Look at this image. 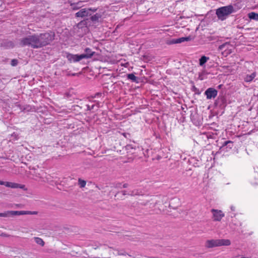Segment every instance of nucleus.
I'll return each mask as SVG.
<instances>
[{
  "instance_id": "0eeeda50",
  "label": "nucleus",
  "mask_w": 258,
  "mask_h": 258,
  "mask_svg": "<svg viewBox=\"0 0 258 258\" xmlns=\"http://www.w3.org/2000/svg\"><path fill=\"white\" fill-rule=\"evenodd\" d=\"M23 215H26V211H8L4 213H0V217H8Z\"/></svg>"
},
{
  "instance_id": "7c9ffc66",
  "label": "nucleus",
  "mask_w": 258,
  "mask_h": 258,
  "mask_svg": "<svg viewBox=\"0 0 258 258\" xmlns=\"http://www.w3.org/2000/svg\"><path fill=\"white\" fill-rule=\"evenodd\" d=\"M126 76L127 78L128 79H129V74H126Z\"/></svg>"
},
{
  "instance_id": "c85d7f7f",
  "label": "nucleus",
  "mask_w": 258,
  "mask_h": 258,
  "mask_svg": "<svg viewBox=\"0 0 258 258\" xmlns=\"http://www.w3.org/2000/svg\"><path fill=\"white\" fill-rule=\"evenodd\" d=\"M228 143H232V142L231 141H227L224 142L223 146H225L228 145Z\"/></svg>"
},
{
  "instance_id": "7ed1b4c3",
  "label": "nucleus",
  "mask_w": 258,
  "mask_h": 258,
  "mask_svg": "<svg viewBox=\"0 0 258 258\" xmlns=\"http://www.w3.org/2000/svg\"><path fill=\"white\" fill-rule=\"evenodd\" d=\"M234 12L233 7L232 5H228L220 7L216 10V14L218 18L223 21L227 17Z\"/></svg>"
},
{
  "instance_id": "39448f33",
  "label": "nucleus",
  "mask_w": 258,
  "mask_h": 258,
  "mask_svg": "<svg viewBox=\"0 0 258 258\" xmlns=\"http://www.w3.org/2000/svg\"><path fill=\"white\" fill-rule=\"evenodd\" d=\"M97 10V8H96L82 9L79 12L76 13L75 16L76 17L81 18L90 16L93 13L96 12Z\"/></svg>"
},
{
  "instance_id": "412c9836",
  "label": "nucleus",
  "mask_w": 258,
  "mask_h": 258,
  "mask_svg": "<svg viewBox=\"0 0 258 258\" xmlns=\"http://www.w3.org/2000/svg\"><path fill=\"white\" fill-rule=\"evenodd\" d=\"M78 183L81 188L84 187L86 184V181L84 180H82L81 178L79 179Z\"/></svg>"
},
{
  "instance_id": "9d476101",
  "label": "nucleus",
  "mask_w": 258,
  "mask_h": 258,
  "mask_svg": "<svg viewBox=\"0 0 258 258\" xmlns=\"http://www.w3.org/2000/svg\"><path fill=\"white\" fill-rule=\"evenodd\" d=\"M94 249H98V253L101 255L104 254L109 249V247L106 245H100L96 247H93Z\"/></svg>"
},
{
  "instance_id": "a211bd4d",
  "label": "nucleus",
  "mask_w": 258,
  "mask_h": 258,
  "mask_svg": "<svg viewBox=\"0 0 258 258\" xmlns=\"http://www.w3.org/2000/svg\"><path fill=\"white\" fill-rule=\"evenodd\" d=\"M209 57L205 55L202 56L199 60V64L201 66H203L208 60Z\"/></svg>"
},
{
  "instance_id": "5701e85b",
  "label": "nucleus",
  "mask_w": 258,
  "mask_h": 258,
  "mask_svg": "<svg viewBox=\"0 0 258 258\" xmlns=\"http://www.w3.org/2000/svg\"><path fill=\"white\" fill-rule=\"evenodd\" d=\"M139 78L136 77L133 74H130V80L136 83H138Z\"/></svg>"
},
{
  "instance_id": "f3484780",
  "label": "nucleus",
  "mask_w": 258,
  "mask_h": 258,
  "mask_svg": "<svg viewBox=\"0 0 258 258\" xmlns=\"http://www.w3.org/2000/svg\"><path fill=\"white\" fill-rule=\"evenodd\" d=\"M127 195V194L126 193V191L123 190L117 192L115 195V197H116L117 199L120 198L121 199H123V197Z\"/></svg>"
},
{
  "instance_id": "f257e3e1",
  "label": "nucleus",
  "mask_w": 258,
  "mask_h": 258,
  "mask_svg": "<svg viewBox=\"0 0 258 258\" xmlns=\"http://www.w3.org/2000/svg\"><path fill=\"white\" fill-rule=\"evenodd\" d=\"M38 42L37 34H33L21 39L19 45L21 47L29 46L34 49H37L39 48Z\"/></svg>"
},
{
  "instance_id": "6ab92c4d",
  "label": "nucleus",
  "mask_w": 258,
  "mask_h": 258,
  "mask_svg": "<svg viewBox=\"0 0 258 258\" xmlns=\"http://www.w3.org/2000/svg\"><path fill=\"white\" fill-rule=\"evenodd\" d=\"M248 18L250 19L258 21V14L254 12H251L248 14Z\"/></svg>"
},
{
  "instance_id": "423d86ee",
  "label": "nucleus",
  "mask_w": 258,
  "mask_h": 258,
  "mask_svg": "<svg viewBox=\"0 0 258 258\" xmlns=\"http://www.w3.org/2000/svg\"><path fill=\"white\" fill-rule=\"evenodd\" d=\"M211 212L212 214V219L213 221L220 222L225 216L224 212L220 210L212 209Z\"/></svg>"
},
{
  "instance_id": "cd10ccee",
  "label": "nucleus",
  "mask_w": 258,
  "mask_h": 258,
  "mask_svg": "<svg viewBox=\"0 0 258 258\" xmlns=\"http://www.w3.org/2000/svg\"><path fill=\"white\" fill-rule=\"evenodd\" d=\"M87 110H91L92 109H93L94 107V105H92L91 106H90V105H87Z\"/></svg>"
},
{
  "instance_id": "dca6fc26",
  "label": "nucleus",
  "mask_w": 258,
  "mask_h": 258,
  "mask_svg": "<svg viewBox=\"0 0 258 258\" xmlns=\"http://www.w3.org/2000/svg\"><path fill=\"white\" fill-rule=\"evenodd\" d=\"M141 149L139 147H138L136 148H134V149L133 148H130V154L135 155H134L135 157L138 156L139 153L141 152Z\"/></svg>"
},
{
  "instance_id": "9b49d317",
  "label": "nucleus",
  "mask_w": 258,
  "mask_h": 258,
  "mask_svg": "<svg viewBox=\"0 0 258 258\" xmlns=\"http://www.w3.org/2000/svg\"><path fill=\"white\" fill-rule=\"evenodd\" d=\"M85 57H86V55H84L83 54H81L80 55H71L70 59H72L74 61L77 62L79 61L84 58H85Z\"/></svg>"
},
{
  "instance_id": "ddd939ff",
  "label": "nucleus",
  "mask_w": 258,
  "mask_h": 258,
  "mask_svg": "<svg viewBox=\"0 0 258 258\" xmlns=\"http://www.w3.org/2000/svg\"><path fill=\"white\" fill-rule=\"evenodd\" d=\"M85 53H83V54L84 55L86 56V57H85V58H91L95 53V52L93 51L89 48H86L85 49Z\"/></svg>"
},
{
  "instance_id": "f03ea898",
  "label": "nucleus",
  "mask_w": 258,
  "mask_h": 258,
  "mask_svg": "<svg viewBox=\"0 0 258 258\" xmlns=\"http://www.w3.org/2000/svg\"><path fill=\"white\" fill-rule=\"evenodd\" d=\"M54 34L53 33H44L37 34V40L38 47L40 48L45 46L50 43L54 39Z\"/></svg>"
},
{
  "instance_id": "a878e982",
  "label": "nucleus",
  "mask_w": 258,
  "mask_h": 258,
  "mask_svg": "<svg viewBox=\"0 0 258 258\" xmlns=\"http://www.w3.org/2000/svg\"><path fill=\"white\" fill-rule=\"evenodd\" d=\"M38 212L37 211H26V215H37Z\"/></svg>"
},
{
  "instance_id": "2eb2a0df",
  "label": "nucleus",
  "mask_w": 258,
  "mask_h": 258,
  "mask_svg": "<svg viewBox=\"0 0 258 258\" xmlns=\"http://www.w3.org/2000/svg\"><path fill=\"white\" fill-rule=\"evenodd\" d=\"M91 17L90 19L91 21H92L93 23L98 22L99 21V19L101 18V15L99 13H96V14L94 15L90 16Z\"/></svg>"
},
{
  "instance_id": "b1692460",
  "label": "nucleus",
  "mask_w": 258,
  "mask_h": 258,
  "mask_svg": "<svg viewBox=\"0 0 258 258\" xmlns=\"http://www.w3.org/2000/svg\"><path fill=\"white\" fill-rule=\"evenodd\" d=\"M252 184L253 185H258V175L257 176H255L254 178L252 181Z\"/></svg>"
},
{
  "instance_id": "f8f14e48",
  "label": "nucleus",
  "mask_w": 258,
  "mask_h": 258,
  "mask_svg": "<svg viewBox=\"0 0 258 258\" xmlns=\"http://www.w3.org/2000/svg\"><path fill=\"white\" fill-rule=\"evenodd\" d=\"M83 2V1H79L77 3H71L70 4V6L71 7V8L73 10H77L80 9L81 8H82L83 7V5H82Z\"/></svg>"
},
{
  "instance_id": "bb28decb",
  "label": "nucleus",
  "mask_w": 258,
  "mask_h": 258,
  "mask_svg": "<svg viewBox=\"0 0 258 258\" xmlns=\"http://www.w3.org/2000/svg\"><path fill=\"white\" fill-rule=\"evenodd\" d=\"M117 254L118 255H126L127 253L125 252L123 250H117Z\"/></svg>"
},
{
  "instance_id": "4468645a",
  "label": "nucleus",
  "mask_w": 258,
  "mask_h": 258,
  "mask_svg": "<svg viewBox=\"0 0 258 258\" xmlns=\"http://www.w3.org/2000/svg\"><path fill=\"white\" fill-rule=\"evenodd\" d=\"M256 74L255 72H253L251 75H247L244 78V81L246 82H251L254 78L256 77Z\"/></svg>"
},
{
  "instance_id": "c756f323",
  "label": "nucleus",
  "mask_w": 258,
  "mask_h": 258,
  "mask_svg": "<svg viewBox=\"0 0 258 258\" xmlns=\"http://www.w3.org/2000/svg\"><path fill=\"white\" fill-rule=\"evenodd\" d=\"M127 186V184L125 183L123 185V187L125 188Z\"/></svg>"
},
{
  "instance_id": "4be33fe9",
  "label": "nucleus",
  "mask_w": 258,
  "mask_h": 258,
  "mask_svg": "<svg viewBox=\"0 0 258 258\" xmlns=\"http://www.w3.org/2000/svg\"><path fill=\"white\" fill-rule=\"evenodd\" d=\"M190 40V37H181L176 40V43H181L185 41H188Z\"/></svg>"
},
{
  "instance_id": "aec40b11",
  "label": "nucleus",
  "mask_w": 258,
  "mask_h": 258,
  "mask_svg": "<svg viewBox=\"0 0 258 258\" xmlns=\"http://www.w3.org/2000/svg\"><path fill=\"white\" fill-rule=\"evenodd\" d=\"M34 240L37 244L40 245L42 246H44L45 243L41 238L35 237H34Z\"/></svg>"
},
{
  "instance_id": "393cba45",
  "label": "nucleus",
  "mask_w": 258,
  "mask_h": 258,
  "mask_svg": "<svg viewBox=\"0 0 258 258\" xmlns=\"http://www.w3.org/2000/svg\"><path fill=\"white\" fill-rule=\"evenodd\" d=\"M18 63V60L16 59H13L11 60V64L12 66H16Z\"/></svg>"
},
{
  "instance_id": "20e7f679",
  "label": "nucleus",
  "mask_w": 258,
  "mask_h": 258,
  "mask_svg": "<svg viewBox=\"0 0 258 258\" xmlns=\"http://www.w3.org/2000/svg\"><path fill=\"white\" fill-rule=\"evenodd\" d=\"M230 244L231 241L229 239H211L205 242V246L207 248H210L221 246H229Z\"/></svg>"
},
{
  "instance_id": "2f4dec72",
  "label": "nucleus",
  "mask_w": 258,
  "mask_h": 258,
  "mask_svg": "<svg viewBox=\"0 0 258 258\" xmlns=\"http://www.w3.org/2000/svg\"><path fill=\"white\" fill-rule=\"evenodd\" d=\"M118 185H119V186L120 185H121V183H119Z\"/></svg>"
},
{
  "instance_id": "6e6552de",
  "label": "nucleus",
  "mask_w": 258,
  "mask_h": 258,
  "mask_svg": "<svg viewBox=\"0 0 258 258\" xmlns=\"http://www.w3.org/2000/svg\"><path fill=\"white\" fill-rule=\"evenodd\" d=\"M0 185H4L7 187H11L12 188H21L24 190H26L25 186L24 184H21L17 183L12 182H5L0 180Z\"/></svg>"
},
{
  "instance_id": "1a4fd4ad",
  "label": "nucleus",
  "mask_w": 258,
  "mask_h": 258,
  "mask_svg": "<svg viewBox=\"0 0 258 258\" xmlns=\"http://www.w3.org/2000/svg\"><path fill=\"white\" fill-rule=\"evenodd\" d=\"M217 91L213 88H208L205 92L208 99L215 98L217 95Z\"/></svg>"
},
{
  "instance_id": "473e14b6",
  "label": "nucleus",
  "mask_w": 258,
  "mask_h": 258,
  "mask_svg": "<svg viewBox=\"0 0 258 258\" xmlns=\"http://www.w3.org/2000/svg\"><path fill=\"white\" fill-rule=\"evenodd\" d=\"M9 43H11V44H12V42H10Z\"/></svg>"
}]
</instances>
